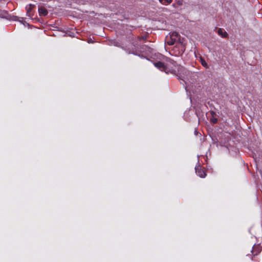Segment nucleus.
Listing matches in <instances>:
<instances>
[{"mask_svg":"<svg viewBox=\"0 0 262 262\" xmlns=\"http://www.w3.org/2000/svg\"><path fill=\"white\" fill-rule=\"evenodd\" d=\"M38 13L40 16H46L48 14V11L44 7H40L38 8Z\"/></svg>","mask_w":262,"mask_h":262,"instance_id":"20e7f679","label":"nucleus"},{"mask_svg":"<svg viewBox=\"0 0 262 262\" xmlns=\"http://www.w3.org/2000/svg\"><path fill=\"white\" fill-rule=\"evenodd\" d=\"M159 1L160 2V3H161L162 4H165V3H164V0H159Z\"/></svg>","mask_w":262,"mask_h":262,"instance_id":"9d476101","label":"nucleus"},{"mask_svg":"<svg viewBox=\"0 0 262 262\" xmlns=\"http://www.w3.org/2000/svg\"><path fill=\"white\" fill-rule=\"evenodd\" d=\"M211 121L213 123H216L217 121V119L216 118H212L211 119Z\"/></svg>","mask_w":262,"mask_h":262,"instance_id":"1a4fd4ad","label":"nucleus"},{"mask_svg":"<svg viewBox=\"0 0 262 262\" xmlns=\"http://www.w3.org/2000/svg\"><path fill=\"white\" fill-rule=\"evenodd\" d=\"M195 172L196 174L201 178H205L206 176L205 170L200 166L195 167Z\"/></svg>","mask_w":262,"mask_h":262,"instance_id":"7ed1b4c3","label":"nucleus"},{"mask_svg":"<svg viewBox=\"0 0 262 262\" xmlns=\"http://www.w3.org/2000/svg\"><path fill=\"white\" fill-rule=\"evenodd\" d=\"M32 5H30L29 6H27L26 7V10H27V13L28 15H29V12L30 11H31V7H32Z\"/></svg>","mask_w":262,"mask_h":262,"instance_id":"0eeeda50","label":"nucleus"},{"mask_svg":"<svg viewBox=\"0 0 262 262\" xmlns=\"http://www.w3.org/2000/svg\"><path fill=\"white\" fill-rule=\"evenodd\" d=\"M167 63L165 65L163 62L159 61L155 62V66L161 71H164L166 73H171L177 74L180 71H186L182 67L178 66L176 62L171 59H168Z\"/></svg>","mask_w":262,"mask_h":262,"instance_id":"f257e3e1","label":"nucleus"},{"mask_svg":"<svg viewBox=\"0 0 262 262\" xmlns=\"http://www.w3.org/2000/svg\"><path fill=\"white\" fill-rule=\"evenodd\" d=\"M166 42L169 45H173L175 43L181 42L180 35L176 32H172L170 33L169 36H166Z\"/></svg>","mask_w":262,"mask_h":262,"instance_id":"f03ea898","label":"nucleus"},{"mask_svg":"<svg viewBox=\"0 0 262 262\" xmlns=\"http://www.w3.org/2000/svg\"><path fill=\"white\" fill-rule=\"evenodd\" d=\"M217 33L223 38H227L228 37L227 33L226 31H224L223 29H219L217 30Z\"/></svg>","mask_w":262,"mask_h":262,"instance_id":"39448f33","label":"nucleus"},{"mask_svg":"<svg viewBox=\"0 0 262 262\" xmlns=\"http://www.w3.org/2000/svg\"><path fill=\"white\" fill-rule=\"evenodd\" d=\"M200 61L201 62V64L202 65L206 68H208V64L207 63V62H206L205 60L203 58H202V57L200 58Z\"/></svg>","mask_w":262,"mask_h":262,"instance_id":"423d86ee","label":"nucleus"},{"mask_svg":"<svg viewBox=\"0 0 262 262\" xmlns=\"http://www.w3.org/2000/svg\"><path fill=\"white\" fill-rule=\"evenodd\" d=\"M259 251H260V250H259V249H258V251H257V252L256 253H253V254H254V255H257V253L259 252Z\"/></svg>","mask_w":262,"mask_h":262,"instance_id":"9b49d317","label":"nucleus"},{"mask_svg":"<svg viewBox=\"0 0 262 262\" xmlns=\"http://www.w3.org/2000/svg\"><path fill=\"white\" fill-rule=\"evenodd\" d=\"M172 0H164V3H165L164 5H167L170 4L172 2Z\"/></svg>","mask_w":262,"mask_h":262,"instance_id":"6e6552de","label":"nucleus"}]
</instances>
